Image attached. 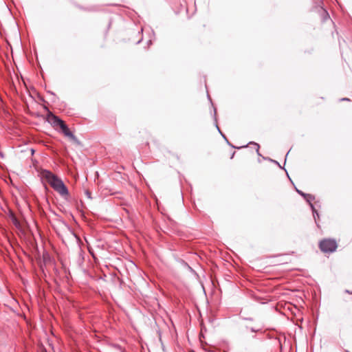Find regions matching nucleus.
Segmentation results:
<instances>
[{"label":"nucleus","mask_w":352,"mask_h":352,"mask_svg":"<svg viewBox=\"0 0 352 352\" xmlns=\"http://www.w3.org/2000/svg\"><path fill=\"white\" fill-rule=\"evenodd\" d=\"M43 177L51 187L63 197L68 195V190L63 181L50 171L43 172Z\"/></svg>","instance_id":"obj_1"},{"label":"nucleus","mask_w":352,"mask_h":352,"mask_svg":"<svg viewBox=\"0 0 352 352\" xmlns=\"http://www.w3.org/2000/svg\"><path fill=\"white\" fill-rule=\"evenodd\" d=\"M311 20L316 25L331 22L327 11L322 6L321 0H318V5L312 8Z\"/></svg>","instance_id":"obj_2"},{"label":"nucleus","mask_w":352,"mask_h":352,"mask_svg":"<svg viewBox=\"0 0 352 352\" xmlns=\"http://www.w3.org/2000/svg\"><path fill=\"white\" fill-rule=\"evenodd\" d=\"M48 122L53 126L54 128L59 127L64 135L72 140H75L76 138L73 135V133L69 131L67 126L65 124L63 120H60L58 117L50 114L47 117Z\"/></svg>","instance_id":"obj_3"},{"label":"nucleus","mask_w":352,"mask_h":352,"mask_svg":"<svg viewBox=\"0 0 352 352\" xmlns=\"http://www.w3.org/2000/svg\"><path fill=\"white\" fill-rule=\"evenodd\" d=\"M338 248V244L336 240L331 239H325L320 241V250L325 253H331L334 251Z\"/></svg>","instance_id":"obj_4"},{"label":"nucleus","mask_w":352,"mask_h":352,"mask_svg":"<svg viewBox=\"0 0 352 352\" xmlns=\"http://www.w3.org/2000/svg\"><path fill=\"white\" fill-rule=\"evenodd\" d=\"M295 188H296V191L300 195H301L308 201V194H307L302 191V189L304 188L300 184V182L297 181L296 185L295 186Z\"/></svg>","instance_id":"obj_5"},{"label":"nucleus","mask_w":352,"mask_h":352,"mask_svg":"<svg viewBox=\"0 0 352 352\" xmlns=\"http://www.w3.org/2000/svg\"><path fill=\"white\" fill-rule=\"evenodd\" d=\"M309 206H311L313 211V216L315 221L317 222L319 220V214L318 212L316 210L315 208L309 203Z\"/></svg>","instance_id":"obj_6"},{"label":"nucleus","mask_w":352,"mask_h":352,"mask_svg":"<svg viewBox=\"0 0 352 352\" xmlns=\"http://www.w3.org/2000/svg\"><path fill=\"white\" fill-rule=\"evenodd\" d=\"M343 100H349V98H344Z\"/></svg>","instance_id":"obj_7"}]
</instances>
